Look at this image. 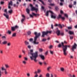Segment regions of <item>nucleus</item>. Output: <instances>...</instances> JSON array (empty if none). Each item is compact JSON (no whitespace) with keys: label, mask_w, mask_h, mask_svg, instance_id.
Segmentation results:
<instances>
[{"label":"nucleus","mask_w":77,"mask_h":77,"mask_svg":"<svg viewBox=\"0 0 77 77\" xmlns=\"http://www.w3.org/2000/svg\"><path fill=\"white\" fill-rule=\"evenodd\" d=\"M38 1H39L40 2H41V3H42V4H43L44 5H45L44 4V2L43 1H42V0H38Z\"/></svg>","instance_id":"32"},{"label":"nucleus","mask_w":77,"mask_h":77,"mask_svg":"<svg viewBox=\"0 0 77 77\" xmlns=\"http://www.w3.org/2000/svg\"><path fill=\"white\" fill-rule=\"evenodd\" d=\"M25 45H29V43L28 42H27V41H26L25 42Z\"/></svg>","instance_id":"23"},{"label":"nucleus","mask_w":77,"mask_h":77,"mask_svg":"<svg viewBox=\"0 0 77 77\" xmlns=\"http://www.w3.org/2000/svg\"><path fill=\"white\" fill-rule=\"evenodd\" d=\"M4 72H5V74H6H6H8V72H7V71H6V70Z\"/></svg>","instance_id":"48"},{"label":"nucleus","mask_w":77,"mask_h":77,"mask_svg":"<svg viewBox=\"0 0 77 77\" xmlns=\"http://www.w3.org/2000/svg\"><path fill=\"white\" fill-rule=\"evenodd\" d=\"M2 39H6V37L5 36H3L2 37Z\"/></svg>","instance_id":"57"},{"label":"nucleus","mask_w":77,"mask_h":77,"mask_svg":"<svg viewBox=\"0 0 77 77\" xmlns=\"http://www.w3.org/2000/svg\"><path fill=\"white\" fill-rule=\"evenodd\" d=\"M4 15L5 16V17L7 19H9V15H6L5 14H4Z\"/></svg>","instance_id":"13"},{"label":"nucleus","mask_w":77,"mask_h":77,"mask_svg":"<svg viewBox=\"0 0 77 77\" xmlns=\"http://www.w3.org/2000/svg\"><path fill=\"white\" fill-rule=\"evenodd\" d=\"M43 63L45 66H46V65H48V63L45 62V61H44L43 62Z\"/></svg>","instance_id":"21"},{"label":"nucleus","mask_w":77,"mask_h":77,"mask_svg":"<svg viewBox=\"0 0 77 77\" xmlns=\"http://www.w3.org/2000/svg\"><path fill=\"white\" fill-rule=\"evenodd\" d=\"M18 26L17 25L15 26L14 27H11V30L13 32H14L15 30L16 29H18Z\"/></svg>","instance_id":"7"},{"label":"nucleus","mask_w":77,"mask_h":77,"mask_svg":"<svg viewBox=\"0 0 77 77\" xmlns=\"http://www.w3.org/2000/svg\"><path fill=\"white\" fill-rule=\"evenodd\" d=\"M58 9H59V8H58V7H55V9L57 11V10H58Z\"/></svg>","instance_id":"54"},{"label":"nucleus","mask_w":77,"mask_h":77,"mask_svg":"<svg viewBox=\"0 0 77 77\" xmlns=\"http://www.w3.org/2000/svg\"><path fill=\"white\" fill-rule=\"evenodd\" d=\"M8 43V41H4L2 43V44H4V45H6Z\"/></svg>","instance_id":"15"},{"label":"nucleus","mask_w":77,"mask_h":77,"mask_svg":"<svg viewBox=\"0 0 77 77\" xmlns=\"http://www.w3.org/2000/svg\"><path fill=\"white\" fill-rule=\"evenodd\" d=\"M50 12L51 13V14H53V12L50 11H47V12L46 13V16H48V12Z\"/></svg>","instance_id":"10"},{"label":"nucleus","mask_w":77,"mask_h":77,"mask_svg":"<svg viewBox=\"0 0 77 77\" xmlns=\"http://www.w3.org/2000/svg\"><path fill=\"white\" fill-rule=\"evenodd\" d=\"M61 19H62V20H65V17H61Z\"/></svg>","instance_id":"52"},{"label":"nucleus","mask_w":77,"mask_h":77,"mask_svg":"<svg viewBox=\"0 0 77 77\" xmlns=\"http://www.w3.org/2000/svg\"><path fill=\"white\" fill-rule=\"evenodd\" d=\"M30 6L31 7V11H35V12L37 13L38 12V9L35 8L33 7V5L32 4H30Z\"/></svg>","instance_id":"5"},{"label":"nucleus","mask_w":77,"mask_h":77,"mask_svg":"<svg viewBox=\"0 0 77 77\" xmlns=\"http://www.w3.org/2000/svg\"><path fill=\"white\" fill-rule=\"evenodd\" d=\"M69 76L70 77H75V75H73L72 76V75H71V74H69Z\"/></svg>","instance_id":"31"},{"label":"nucleus","mask_w":77,"mask_h":77,"mask_svg":"<svg viewBox=\"0 0 77 77\" xmlns=\"http://www.w3.org/2000/svg\"><path fill=\"white\" fill-rule=\"evenodd\" d=\"M41 72V70L40 69H38L37 71V73H40Z\"/></svg>","instance_id":"36"},{"label":"nucleus","mask_w":77,"mask_h":77,"mask_svg":"<svg viewBox=\"0 0 77 77\" xmlns=\"http://www.w3.org/2000/svg\"><path fill=\"white\" fill-rule=\"evenodd\" d=\"M62 17V16H61V15L59 14L58 15V17H57V19H58V20H59V18H61Z\"/></svg>","instance_id":"25"},{"label":"nucleus","mask_w":77,"mask_h":77,"mask_svg":"<svg viewBox=\"0 0 77 77\" xmlns=\"http://www.w3.org/2000/svg\"><path fill=\"white\" fill-rule=\"evenodd\" d=\"M17 1V2H16V4H18V5H19V2H21V0H16Z\"/></svg>","instance_id":"24"},{"label":"nucleus","mask_w":77,"mask_h":77,"mask_svg":"<svg viewBox=\"0 0 77 77\" xmlns=\"http://www.w3.org/2000/svg\"><path fill=\"white\" fill-rule=\"evenodd\" d=\"M68 29H72V27L71 26L69 27H68Z\"/></svg>","instance_id":"56"},{"label":"nucleus","mask_w":77,"mask_h":77,"mask_svg":"<svg viewBox=\"0 0 77 77\" xmlns=\"http://www.w3.org/2000/svg\"><path fill=\"white\" fill-rule=\"evenodd\" d=\"M39 51L40 52H42V49H39Z\"/></svg>","instance_id":"55"},{"label":"nucleus","mask_w":77,"mask_h":77,"mask_svg":"<svg viewBox=\"0 0 77 77\" xmlns=\"http://www.w3.org/2000/svg\"><path fill=\"white\" fill-rule=\"evenodd\" d=\"M16 33H14L12 35V37H15L16 36Z\"/></svg>","instance_id":"20"},{"label":"nucleus","mask_w":77,"mask_h":77,"mask_svg":"<svg viewBox=\"0 0 77 77\" xmlns=\"http://www.w3.org/2000/svg\"><path fill=\"white\" fill-rule=\"evenodd\" d=\"M77 44L75 43H74V44L72 46V48L71 50H72V51H73L74 50V49H76L77 48Z\"/></svg>","instance_id":"6"},{"label":"nucleus","mask_w":77,"mask_h":77,"mask_svg":"<svg viewBox=\"0 0 77 77\" xmlns=\"http://www.w3.org/2000/svg\"><path fill=\"white\" fill-rule=\"evenodd\" d=\"M29 54H31L32 56H30V57L31 60H33L35 62H36L38 60H36V58L38 56V52H36L35 53H33V50H30V53H28Z\"/></svg>","instance_id":"1"},{"label":"nucleus","mask_w":77,"mask_h":77,"mask_svg":"<svg viewBox=\"0 0 77 77\" xmlns=\"http://www.w3.org/2000/svg\"><path fill=\"white\" fill-rule=\"evenodd\" d=\"M26 11L28 14H29V12H30V10H29V9L27 8L26 9Z\"/></svg>","instance_id":"29"},{"label":"nucleus","mask_w":77,"mask_h":77,"mask_svg":"<svg viewBox=\"0 0 77 77\" xmlns=\"http://www.w3.org/2000/svg\"><path fill=\"white\" fill-rule=\"evenodd\" d=\"M52 47H53V46L51 45L50 46L49 48H50V49H51Z\"/></svg>","instance_id":"58"},{"label":"nucleus","mask_w":77,"mask_h":77,"mask_svg":"<svg viewBox=\"0 0 77 77\" xmlns=\"http://www.w3.org/2000/svg\"><path fill=\"white\" fill-rule=\"evenodd\" d=\"M5 68H6L7 69L9 68V65H8L5 64Z\"/></svg>","instance_id":"27"},{"label":"nucleus","mask_w":77,"mask_h":77,"mask_svg":"<svg viewBox=\"0 0 77 77\" xmlns=\"http://www.w3.org/2000/svg\"><path fill=\"white\" fill-rule=\"evenodd\" d=\"M38 74H36L34 76V77H38Z\"/></svg>","instance_id":"64"},{"label":"nucleus","mask_w":77,"mask_h":77,"mask_svg":"<svg viewBox=\"0 0 77 77\" xmlns=\"http://www.w3.org/2000/svg\"><path fill=\"white\" fill-rule=\"evenodd\" d=\"M4 12H5L7 15L8 14V13L7 12V9H5V10Z\"/></svg>","instance_id":"40"},{"label":"nucleus","mask_w":77,"mask_h":77,"mask_svg":"<svg viewBox=\"0 0 77 77\" xmlns=\"http://www.w3.org/2000/svg\"><path fill=\"white\" fill-rule=\"evenodd\" d=\"M51 17L52 18H54V19H56V16H53V14H51Z\"/></svg>","instance_id":"22"},{"label":"nucleus","mask_w":77,"mask_h":77,"mask_svg":"<svg viewBox=\"0 0 77 77\" xmlns=\"http://www.w3.org/2000/svg\"><path fill=\"white\" fill-rule=\"evenodd\" d=\"M39 56L40 57L41 59H42V60H45V57L42 55L40 54L39 55Z\"/></svg>","instance_id":"8"},{"label":"nucleus","mask_w":77,"mask_h":77,"mask_svg":"<svg viewBox=\"0 0 77 77\" xmlns=\"http://www.w3.org/2000/svg\"><path fill=\"white\" fill-rule=\"evenodd\" d=\"M38 64H39V65H41L42 64V62H39Z\"/></svg>","instance_id":"46"},{"label":"nucleus","mask_w":77,"mask_h":77,"mask_svg":"<svg viewBox=\"0 0 77 77\" xmlns=\"http://www.w3.org/2000/svg\"><path fill=\"white\" fill-rule=\"evenodd\" d=\"M22 63H23L24 64V65H26V62L25 61H22Z\"/></svg>","instance_id":"35"},{"label":"nucleus","mask_w":77,"mask_h":77,"mask_svg":"<svg viewBox=\"0 0 77 77\" xmlns=\"http://www.w3.org/2000/svg\"><path fill=\"white\" fill-rule=\"evenodd\" d=\"M24 60H27V58L26 57H25L24 58Z\"/></svg>","instance_id":"59"},{"label":"nucleus","mask_w":77,"mask_h":77,"mask_svg":"<svg viewBox=\"0 0 77 77\" xmlns=\"http://www.w3.org/2000/svg\"><path fill=\"white\" fill-rule=\"evenodd\" d=\"M49 5H50V6H53L55 5V4H54V3H53V4L51 3Z\"/></svg>","instance_id":"26"},{"label":"nucleus","mask_w":77,"mask_h":77,"mask_svg":"<svg viewBox=\"0 0 77 77\" xmlns=\"http://www.w3.org/2000/svg\"><path fill=\"white\" fill-rule=\"evenodd\" d=\"M57 75L56 74H54V77H57Z\"/></svg>","instance_id":"62"},{"label":"nucleus","mask_w":77,"mask_h":77,"mask_svg":"<svg viewBox=\"0 0 77 77\" xmlns=\"http://www.w3.org/2000/svg\"><path fill=\"white\" fill-rule=\"evenodd\" d=\"M69 21L70 22H72V19H71V18H70L69 19Z\"/></svg>","instance_id":"61"},{"label":"nucleus","mask_w":77,"mask_h":77,"mask_svg":"<svg viewBox=\"0 0 77 77\" xmlns=\"http://www.w3.org/2000/svg\"><path fill=\"white\" fill-rule=\"evenodd\" d=\"M46 76L48 77H50V74H49V73H47L46 75Z\"/></svg>","instance_id":"44"},{"label":"nucleus","mask_w":77,"mask_h":77,"mask_svg":"<svg viewBox=\"0 0 77 77\" xmlns=\"http://www.w3.org/2000/svg\"><path fill=\"white\" fill-rule=\"evenodd\" d=\"M58 26L60 28V29H62V26L60 24H59L58 25Z\"/></svg>","instance_id":"28"},{"label":"nucleus","mask_w":77,"mask_h":77,"mask_svg":"<svg viewBox=\"0 0 77 77\" xmlns=\"http://www.w3.org/2000/svg\"><path fill=\"white\" fill-rule=\"evenodd\" d=\"M69 33L70 35H73V34H74V32L69 31Z\"/></svg>","instance_id":"18"},{"label":"nucleus","mask_w":77,"mask_h":77,"mask_svg":"<svg viewBox=\"0 0 77 77\" xmlns=\"http://www.w3.org/2000/svg\"><path fill=\"white\" fill-rule=\"evenodd\" d=\"M54 74L51 73V74L50 77H54Z\"/></svg>","instance_id":"41"},{"label":"nucleus","mask_w":77,"mask_h":77,"mask_svg":"<svg viewBox=\"0 0 77 77\" xmlns=\"http://www.w3.org/2000/svg\"><path fill=\"white\" fill-rule=\"evenodd\" d=\"M26 75H27V77H30V73H28L26 74Z\"/></svg>","instance_id":"38"},{"label":"nucleus","mask_w":77,"mask_h":77,"mask_svg":"<svg viewBox=\"0 0 77 77\" xmlns=\"http://www.w3.org/2000/svg\"><path fill=\"white\" fill-rule=\"evenodd\" d=\"M8 13H9L10 14H12L13 13V10H12V9H11L10 10H9Z\"/></svg>","instance_id":"14"},{"label":"nucleus","mask_w":77,"mask_h":77,"mask_svg":"<svg viewBox=\"0 0 77 77\" xmlns=\"http://www.w3.org/2000/svg\"><path fill=\"white\" fill-rule=\"evenodd\" d=\"M60 70L61 71H62V72H63L65 69H64V68H60Z\"/></svg>","instance_id":"30"},{"label":"nucleus","mask_w":77,"mask_h":77,"mask_svg":"<svg viewBox=\"0 0 77 77\" xmlns=\"http://www.w3.org/2000/svg\"><path fill=\"white\" fill-rule=\"evenodd\" d=\"M0 53H1V54H3V51L2 50H0Z\"/></svg>","instance_id":"49"},{"label":"nucleus","mask_w":77,"mask_h":77,"mask_svg":"<svg viewBox=\"0 0 77 77\" xmlns=\"http://www.w3.org/2000/svg\"><path fill=\"white\" fill-rule=\"evenodd\" d=\"M22 53H23V54H25V52H26V51H24V50H22Z\"/></svg>","instance_id":"45"},{"label":"nucleus","mask_w":77,"mask_h":77,"mask_svg":"<svg viewBox=\"0 0 77 77\" xmlns=\"http://www.w3.org/2000/svg\"><path fill=\"white\" fill-rule=\"evenodd\" d=\"M51 68V67L50 66V67H48L47 68V70L48 71H50V69Z\"/></svg>","instance_id":"33"},{"label":"nucleus","mask_w":77,"mask_h":77,"mask_svg":"<svg viewBox=\"0 0 77 77\" xmlns=\"http://www.w3.org/2000/svg\"><path fill=\"white\" fill-rule=\"evenodd\" d=\"M56 33L58 36H59L60 33V31H59V30H57L56 31Z\"/></svg>","instance_id":"11"},{"label":"nucleus","mask_w":77,"mask_h":77,"mask_svg":"<svg viewBox=\"0 0 77 77\" xmlns=\"http://www.w3.org/2000/svg\"><path fill=\"white\" fill-rule=\"evenodd\" d=\"M28 48H31V46L30 45H29L28 46Z\"/></svg>","instance_id":"53"},{"label":"nucleus","mask_w":77,"mask_h":77,"mask_svg":"<svg viewBox=\"0 0 77 77\" xmlns=\"http://www.w3.org/2000/svg\"><path fill=\"white\" fill-rule=\"evenodd\" d=\"M22 17H23V18L21 20V22L22 23H23L24 21V20H25V16H24L23 15H22Z\"/></svg>","instance_id":"12"},{"label":"nucleus","mask_w":77,"mask_h":77,"mask_svg":"<svg viewBox=\"0 0 77 77\" xmlns=\"http://www.w3.org/2000/svg\"><path fill=\"white\" fill-rule=\"evenodd\" d=\"M35 35V36L34 38V42H33V43L34 44H39V42H36V39H37V38L39 36H41V33H37V32H35L34 33Z\"/></svg>","instance_id":"3"},{"label":"nucleus","mask_w":77,"mask_h":77,"mask_svg":"<svg viewBox=\"0 0 77 77\" xmlns=\"http://www.w3.org/2000/svg\"><path fill=\"white\" fill-rule=\"evenodd\" d=\"M7 44V45L8 47H10V46L11 45V42H8Z\"/></svg>","instance_id":"16"},{"label":"nucleus","mask_w":77,"mask_h":77,"mask_svg":"<svg viewBox=\"0 0 77 77\" xmlns=\"http://www.w3.org/2000/svg\"><path fill=\"white\" fill-rule=\"evenodd\" d=\"M47 41V39L45 38H43L42 40V41Z\"/></svg>","instance_id":"47"},{"label":"nucleus","mask_w":77,"mask_h":77,"mask_svg":"<svg viewBox=\"0 0 77 77\" xmlns=\"http://www.w3.org/2000/svg\"><path fill=\"white\" fill-rule=\"evenodd\" d=\"M12 4H13L12 2L11 1H10V2H9V5L8 6V9H11V7L10 5H11V6H12Z\"/></svg>","instance_id":"9"},{"label":"nucleus","mask_w":77,"mask_h":77,"mask_svg":"<svg viewBox=\"0 0 77 77\" xmlns=\"http://www.w3.org/2000/svg\"><path fill=\"white\" fill-rule=\"evenodd\" d=\"M62 45L61 44H59L58 45V48H60L61 47H63V54L65 55V56H66L67 55V52H66V50H67V47H68L69 48L71 46H68L66 45H63V43L62 42L61 43Z\"/></svg>","instance_id":"2"},{"label":"nucleus","mask_w":77,"mask_h":77,"mask_svg":"<svg viewBox=\"0 0 77 77\" xmlns=\"http://www.w3.org/2000/svg\"><path fill=\"white\" fill-rule=\"evenodd\" d=\"M18 4H17V5H15V4H14V7H16H16H18Z\"/></svg>","instance_id":"43"},{"label":"nucleus","mask_w":77,"mask_h":77,"mask_svg":"<svg viewBox=\"0 0 77 77\" xmlns=\"http://www.w3.org/2000/svg\"><path fill=\"white\" fill-rule=\"evenodd\" d=\"M42 37H44L45 35H47L48 33H51V31H47L46 32H42Z\"/></svg>","instance_id":"4"},{"label":"nucleus","mask_w":77,"mask_h":77,"mask_svg":"<svg viewBox=\"0 0 77 77\" xmlns=\"http://www.w3.org/2000/svg\"><path fill=\"white\" fill-rule=\"evenodd\" d=\"M76 3H77V2H76V1H74L73 2V5H76Z\"/></svg>","instance_id":"50"},{"label":"nucleus","mask_w":77,"mask_h":77,"mask_svg":"<svg viewBox=\"0 0 77 77\" xmlns=\"http://www.w3.org/2000/svg\"><path fill=\"white\" fill-rule=\"evenodd\" d=\"M8 33H9V34H11V31L9 30L8 31Z\"/></svg>","instance_id":"39"},{"label":"nucleus","mask_w":77,"mask_h":77,"mask_svg":"<svg viewBox=\"0 0 77 77\" xmlns=\"http://www.w3.org/2000/svg\"><path fill=\"white\" fill-rule=\"evenodd\" d=\"M60 35H61V36H63V35H64V33H63V32H61L60 33Z\"/></svg>","instance_id":"34"},{"label":"nucleus","mask_w":77,"mask_h":77,"mask_svg":"<svg viewBox=\"0 0 77 77\" xmlns=\"http://www.w3.org/2000/svg\"><path fill=\"white\" fill-rule=\"evenodd\" d=\"M1 70L2 71H6V69L5 68V67H2L1 68Z\"/></svg>","instance_id":"19"},{"label":"nucleus","mask_w":77,"mask_h":77,"mask_svg":"<svg viewBox=\"0 0 77 77\" xmlns=\"http://www.w3.org/2000/svg\"><path fill=\"white\" fill-rule=\"evenodd\" d=\"M48 51H46L45 53V54L46 55H47V54H48Z\"/></svg>","instance_id":"63"},{"label":"nucleus","mask_w":77,"mask_h":77,"mask_svg":"<svg viewBox=\"0 0 77 77\" xmlns=\"http://www.w3.org/2000/svg\"><path fill=\"white\" fill-rule=\"evenodd\" d=\"M50 53L51 54H53V51H52L51 50L50 51Z\"/></svg>","instance_id":"42"},{"label":"nucleus","mask_w":77,"mask_h":77,"mask_svg":"<svg viewBox=\"0 0 77 77\" xmlns=\"http://www.w3.org/2000/svg\"><path fill=\"white\" fill-rule=\"evenodd\" d=\"M27 34L28 35H30L31 34V32L29 31L28 32H27Z\"/></svg>","instance_id":"37"},{"label":"nucleus","mask_w":77,"mask_h":77,"mask_svg":"<svg viewBox=\"0 0 77 77\" xmlns=\"http://www.w3.org/2000/svg\"><path fill=\"white\" fill-rule=\"evenodd\" d=\"M33 41V38H30L29 39V41L30 42H32V41Z\"/></svg>","instance_id":"60"},{"label":"nucleus","mask_w":77,"mask_h":77,"mask_svg":"<svg viewBox=\"0 0 77 77\" xmlns=\"http://www.w3.org/2000/svg\"><path fill=\"white\" fill-rule=\"evenodd\" d=\"M70 39H73V36H70Z\"/></svg>","instance_id":"51"},{"label":"nucleus","mask_w":77,"mask_h":77,"mask_svg":"<svg viewBox=\"0 0 77 77\" xmlns=\"http://www.w3.org/2000/svg\"><path fill=\"white\" fill-rule=\"evenodd\" d=\"M32 15H33L34 16H36V15H38V16H39V14H35L34 13H32Z\"/></svg>","instance_id":"17"}]
</instances>
